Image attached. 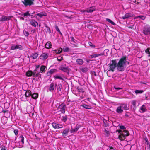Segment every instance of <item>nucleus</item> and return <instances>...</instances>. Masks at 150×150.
Here are the masks:
<instances>
[{
	"label": "nucleus",
	"mask_w": 150,
	"mask_h": 150,
	"mask_svg": "<svg viewBox=\"0 0 150 150\" xmlns=\"http://www.w3.org/2000/svg\"><path fill=\"white\" fill-rule=\"evenodd\" d=\"M54 77L56 79H61V80L62 79V77H61L59 76H55Z\"/></svg>",
	"instance_id": "obj_44"
},
{
	"label": "nucleus",
	"mask_w": 150,
	"mask_h": 150,
	"mask_svg": "<svg viewBox=\"0 0 150 150\" xmlns=\"http://www.w3.org/2000/svg\"><path fill=\"white\" fill-rule=\"evenodd\" d=\"M36 15L39 16L40 17H42V16H47V14L45 12H42L37 13Z\"/></svg>",
	"instance_id": "obj_17"
},
{
	"label": "nucleus",
	"mask_w": 150,
	"mask_h": 150,
	"mask_svg": "<svg viewBox=\"0 0 150 150\" xmlns=\"http://www.w3.org/2000/svg\"><path fill=\"white\" fill-rule=\"evenodd\" d=\"M105 132L107 133H108V131H107L106 130H105Z\"/></svg>",
	"instance_id": "obj_59"
},
{
	"label": "nucleus",
	"mask_w": 150,
	"mask_h": 150,
	"mask_svg": "<svg viewBox=\"0 0 150 150\" xmlns=\"http://www.w3.org/2000/svg\"><path fill=\"white\" fill-rule=\"evenodd\" d=\"M126 61V57H123L120 59L117 64V69L119 71H122L124 70Z\"/></svg>",
	"instance_id": "obj_1"
},
{
	"label": "nucleus",
	"mask_w": 150,
	"mask_h": 150,
	"mask_svg": "<svg viewBox=\"0 0 150 150\" xmlns=\"http://www.w3.org/2000/svg\"><path fill=\"white\" fill-rule=\"evenodd\" d=\"M20 19L22 20H24V18L23 17H21L20 18Z\"/></svg>",
	"instance_id": "obj_58"
},
{
	"label": "nucleus",
	"mask_w": 150,
	"mask_h": 150,
	"mask_svg": "<svg viewBox=\"0 0 150 150\" xmlns=\"http://www.w3.org/2000/svg\"><path fill=\"white\" fill-rule=\"evenodd\" d=\"M79 127L77 126H76L75 128L74 129L72 128L71 130V133H74V132H76L79 129Z\"/></svg>",
	"instance_id": "obj_27"
},
{
	"label": "nucleus",
	"mask_w": 150,
	"mask_h": 150,
	"mask_svg": "<svg viewBox=\"0 0 150 150\" xmlns=\"http://www.w3.org/2000/svg\"><path fill=\"white\" fill-rule=\"evenodd\" d=\"M122 108H123L125 110H127L129 109V108L127 106V105L125 104H123L121 105Z\"/></svg>",
	"instance_id": "obj_25"
},
{
	"label": "nucleus",
	"mask_w": 150,
	"mask_h": 150,
	"mask_svg": "<svg viewBox=\"0 0 150 150\" xmlns=\"http://www.w3.org/2000/svg\"><path fill=\"white\" fill-rule=\"evenodd\" d=\"M69 130L68 129H65L63 131L62 133V134L63 136L65 137L66 136L69 132Z\"/></svg>",
	"instance_id": "obj_20"
},
{
	"label": "nucleus",
	"mask_w": 150,
	"mask_h": 150,
	"mask_svg": "<svg viewBox=\"0 0 150 150\" xmlns=\"http://www.w3.org/2000/svg\"><path fill=\"white\" fill-rule=\"evenodd\" d=\"M102 55V54H94L93 55H92L91 56H90V58H95L96 57H98L100 56H101Z\"/></svg>",
	"instance_id": "obj_26"
},
{
	"label": "nucleus",
	"mask_w": 150,
	"mask_h": 150,
	"mask_svg": "<svg viewBox=\"0 0 150 150\" xmlns=\"http://www.w3.org/2000/svg\"><path fill=\"white\" fill-rule=\"evenodd\" d=\"M26 75L28 76H32L33 77H35L36 76L34 72H32L31 71H29L26 73Z\"/></svg>",
	"instance_id": "obj_14"
},
{
	"label": "nucleus",
	"mask_w": 150,
	"mask_h": 150,
	"mask_svg": "<svg viewBox=\"0 0 150 150\" xmlns=\"http://www.w3.org/2000/svg\"><path fill=\"white\" fill-rule=\"evenodd\" d=\"M143 33L146 35H148L150 34V26L149 25H146L144 28L143 30Z\"/></svg>",
	"instance_id": "obj_5"
},
{
	"label": "nucleus",
	"mask_w": 150,
	"mask_h": 150,
	"mask_svg": "<svg viewBox=\"0 0 150 150\" xmlns=\"http://www.w3.org/2000/svg\"><path fill=\"white\" fill-rule=\"evenodd\" d=\"M144 92V91L142 90H136L135 91V93L136 94H141L142 93Z\"/></svg>",
	"instance_id": "obj_28"
},
{
	"label": "nucleus",
	"mask_w": 150,
	"mask_h": 150,
	"mask_svg": "<svg viewBox=\"0 0 150 150\" xmlns=\"http://www.w3.org/2000/svg\"><path fill=\"white\" fill-rule=\"evenodd\" d=\"M66 108V105L64 103H62L60 105L59 107V111L62 113H64L65 112V109Z\"/></svg>",
	"instance_id": "obj_7"
},
{
	"label": "nucleus",
	"mask_w": 150,
	"mask_h": 150,
	"mask_svg": "<svg viewBox=\"0 0 150 150\" xmlns=\"http://www.w3.org/2000/svg\"><path fill=\"white\" fill-rule=\"evenodd\" d=\"M145 140L146 142H149L147 138H145Z\"/></svg>",
	"instance_id": "obj_56"
},
{
	"label": "nucleus",
	"mask_w": 150,
	"mask_h": 150,
	"mask_svg": "<svg viewBox=\"0 0 150 150\" xmlns=\"http://www.w3.org/2000/svg\"><path fill=\"white\" fill-rule=\"evenodd\" d=\"M48 54L47 53H44L40 56V59L42 60H45L48 57Z\"/></svg>",
	"instance_id": "obj_11"
},
{
	"label": "nucleus",
	"mask_w": 150,
	"mask_h": 150,
	"mask_svg": "<svg viewBox=\"0 0 150 150\" xmlns=\"http://www.w3.org/2000/svg\"><path fill=\"white\" fill-rule=\"evenodd\" d=\"M16 49V45H12L11 47V50H14Z\"/></svg>",
	"instance_id": "obj_41"
},
{
	"label": "nucleus",
	"mask_w": 150,
	"mask_h": 150,
	"mask_svg": "<svg viewBox=\"0 0 150 150\" xmlns=\"http://www.w3.org/2000/svg\"><path fill=\"white\" fill-rule=\"evenodd\" d=\"M81 106H82L85 109H89L91 108V106L90 105H88L86 104H82L81 105Z\"/></svg>",
	"instance_id": "obj_19"
},
{
	"label": "nucleus",
	"mask_w": 150,
	"mask_h": 150,
	"mask_svg": "<svg viewBox=\"0 0 150 150\" xmlns=\"http://www.w3.org/2000/svg\"><path fill=\"white\" fill-rule=\"evenodd\" d=\"M81 12H86V10H81Z\"/></svg>",
	"instance_id": "obj_55"
},
{
	"label": "nucleus",
	"mask_w": 150,
	"mask_h": 150,
	"mask_svg": "<svg viewBox=\"0 0 150 150\" xmlns=\"http://www.w3.org/2000/svg\"><path fill=\"white\" fill-rule=\"evenodd\" d=\"M117 67V62L115 60H112L110 62L109 64V70L107 71V74L108 76L110 77V76L109 75L110 73V71L113 72L114 69Z\"/></svg>",
	"instance_id": "obj_2"
},
{
	"label": "nucleus",
	"mask_w": 150,
	"mask_h": 150,
	"mask_svg": "<svg viewBox=\"0 0 150 150\" xmlns=\"http://www.w3.org/2000/svg\"><path fill=\"white\" fill-rule=\"evenodd\" d=\"M96 8L95 6H92L88 8L86 10V12L88 13H91L95 10Z\"/></svg>",
	"instance_id": "obj_15"
},
{
	"label": "nucleus",
	"mask_w": 150,
	"mask_h": 150,
	"mask_svg": "<svg viewBox=\"0 0 150 150\" xmlns=\"http://www.w3.org/2000/svg\"><path fill=\"white\" fill-rule=\"evenodd\" d=\"M134 25L132 26H128V27L129 28H131V29H134V28H133Z\"/></svg>",
	"instance_id": "obj_52"
},
{
	"label": "nucleus",
	"mask_w": 150,
	"mask_h": 150,
	"mask_svg": "<svg viewBox=\"0 0 150 150\" xmlns=\"http://www.w3.org/2000/svg\"><path fill=\"white\" fill-rule=\"evenodd\" d=\"M45 67L44 66L42 65L41 67H40V70L42 71V72H44L45 71Z\"/></svg>",
	"instance_id": "obj_32"
},
{
	"label": "nucleus",
	"mask_w": 150,
	"mask_h": 150,
	"mask_svg": "<svg viewBox=\"0 0 150 150\" xmlns=\"http://www.w3.org/2000/svg\"><path fill=\"white\" fill-rule=\"evenodd\" d=\"M55 28H56V30L57 31H58L60 34H62L61 33L60 31V30H59L58 27L57 26H55Z\"/></svg>",
	"instance_id": "obj_40"
},
{
	"label": "nucleus",
	"mask_w": 150,
	"mask_h": 150,
	"mask_svg": "<svg viewBox=\"0 0 150 150\" xmlns=\"http://www.w3.org/2000/svg\"><path fill=\"white\" fill-rule=\"evenodd\" d=\"M12 16H2V17L0 18V21H4L7 20H9L10 19Z\"/></svg>",
	"instance_id": "obj_8"
},
{
	"label": "nucleus",
	"mask_w": 150,
	"mask_h": 150,
	"mask_svg": "<svg viewBox=\"0 0 150 150\" xmlns=\"http://www.w3.org/2000/svg\"><path fill=\"white\" fill-rule=\"evenodd\" d=\"M129 17V14H126L124 16H123L122 17V18L123 19H125L126 18H128Z\"/></svg>",
	"instance_id": "obj_38"
},
{
	"label": "nucleus",
	"mask_w": 150,
	"mask_h": 150,
	"mask_svg": "<svg viewBox=\"0 0 150 150\" xmlns=\"http://www.w3.org/2000/svg\"><path fill=\"white\" fill-rule=\"evenodd\" d=\"M148 56H149V57L150 56V54H149V55H148Z\"/></svg>",
	"instance_id": "obj_62"
},
{
	"label": "nucleus",
	"mask_w": 150,
	"mask_h": 150,
	"mask_svg": "<svg viewBox=\"0 0 150 150\" xmlns=\"http://www.w3.org/2000/svg\"><path fill=\"white\" fill-rule=\"evenodd\" d=\"M116 111L118 113H121L123 112V110L122 109V107L121 105L117 107Z\"/></svg>",
	"instance_id": "obj_18"
},
{
	"label": "nucleus",
	"mask_w": 150,
	"mask_h": 150,
	"mask_svg": "<svg viewBox=\"0 0 150 150\" xmlns=\"http://www.w3.org/2000/svg\"><path fill=\"white\" fill-rule=\"evenodd\" d=\"M57 59L58 61H61L63 59V57H59L57 58Z\"/></svg>",
	"instance_id": "obj_46"
},
{
	"label": "nucleus",
	"mask_w": 150,
	"mask_h": 150,
	"mask_svg": "<svg viewBox=\"0 0 150 150\" xmlns=\"http://www.w3.org/2000/svg\"><path fill=\"white\" fill-rule=\"evenodd\" d=\"M68 17V18H71V17Z\"/></svg>",
	"instance_id": "obj_61"
},
{
	"label": "nucleus",
	"mask_w": 150,
	"mask_h": 150,
	"mask_svg": "<svg viewBox=\"0 0 150 150\" xmlns=\"http://www.w3.org/2000/svg\"><path fill=\"white\" fill-rule=\"evenodd\" d=\"M65 52H68L69 50V48L68 47H66L63 50Z\"/></svg>",
	"instance_id": "obj_48"
},
{
	"label": "nucleus",
	"mask_w": 150,
	"mask_h": 150,
	"mask_svg": "<svg viewBox=\"0 0 150 150\" xmlns=\"http://www.w3.org/2000/svg\"><path fill=\"white\" fill-rule=\"evenodd\" d=\"M55 71V69H52V70H50V72H54Z\"/></svg>",
	"instance_id": "obj_57"
},
{
	"label": "nucleus",
	"mask_w": 150,
	"mask_h": 150,
	"mask_svg": "<svg viewBox=\"0 0 150 150\" xmlns=\"http://www.w3.org/2000/svg\"><path fill=\"white\" fill-rule=\"evenodd\" d=\"M22 16H23L24 17H25L27 16H30V14L29 13V11H27L26 12L24 13Z\"/></svg>",
	"instance_id": "obj_36"
},
{
	"label": "nucleus",
	"mask_w": 150,
	"mask_h": 150,
	"mask_svg": "<svg viewBox=\"0 0 150 150\" xmlns=\"http://www.w3.org/2000/svg\"><path fill=\"white\" fill-rule=\"evenodd\" d=\"M78 90H79V91L80 92H83V90L82 88H79L78 89Z\"/></svg>",
	"instance_id": "obj_53"
},
{
	"label": "nucleus",
	"mask_w": 150,
	"mask_h": 150,
	"mask_svg": "<svg viewBox=\"0 0 150 150\" xmlns=\"http://www.w3.org/2000/svg\"><path fill=\"white\" fill-rule=\"evenodd\" d=\"M1 1H5V0H1Z\"/></svg>",
	"instance_id": "obj_63"
},
{
	"label": "nucleus",
	"mask_w": 150,
	"mask_h": 150,
	"mask_svg": "<svg viewBox=\"0 0 150 150\" xmlns=\"http://www.w3.org/2000/svg\"><path fill=\"white\" fill-rule=\"evenodd\" d=\"M76 62L77 64L79 65H82L83 63V60L81 59H78L76 60Z\"/></svg>",
	"instance_id": "obj_24"
},
{
	"label": "nucleus",
	"mask_w": 150,
	"mask_h": 150,
	"mask_svg": "<svg viewBox=\"0 0 150 150\" xmlns=\"http://www.w3.org/2000/svg\"><path fill=\"white\" fill-rule=\"evenodd\" d=\"M14 132L15 134L16 135L17 134H18V132L17 131H16V130H15L14 131Z\"/></svg>",
	"instance_id": "obj_54"
},
{
	"label": "nucleus",
	"mask_w": 150,
	"mask_h": 150,
	"mask_svg": "<svg viewBox=\"0 0 150 150\" xmlns=\"http://www.w3.org/2000/svg\"><path fill=\"white\" fill-rule=\"evenodd\" d=\"M25 36H28V35L29 33L28 32H26V31H25Z\"/></svg>",
	"instance_id": "obj_51"
},
{
	"label": "nucleus",
	"mask_w": 150,
	"mask_h": 150,
	"mask_svg": "<svg viewBox=\"0 0 150 150\" xmlns=\"http://www.w3.org/2000/svg\"><path fill=\"white\" fill-rule=\"evenodd\" d=\"M59 69L65 72L69 71L68 67L64 65H62L60 66L59 67Z\"/></svg>",
	"instance_id": "obj_10"
},
{
	"label": "nucleus",
	"mask_w": 150,
	"mask_h": 150,
	"mask_svg": "<svg viewBox=\"0 0 150 150\" xmlns=\"http://www.w3.org/2000/svg\"><path fill=\"white\" fill-rule=\"evenodd\" d=\"M62 50V49L61 48H59L58 50H53V52L57 54H59L61 53Z\"/></svg>",
	"instance_id": "obj_23"
},
{
	"label": "nucleus",
	"mask_w": 150,
	"mask_h": 150,
	"mask_svg": "<svg viewBox=\"0 0 150 150\" xmlns=\"http://www.w3.org/2000/svg\"><path fill=\"white\" fill-rule=\"evenodd\" d=\"M61 120L64 122H65L67 120V117L66 115L64 116H60L59 117Z\"/></svg>",
	"instance_id": "obj_22"
},
{
	"label": "nucleus",
	"mask_w": 150,
	"mask_h": 150,
	"mask_svg": "<svg viewBox=\"0 0 150 150\" xmlns=\"http://www.w3.org/2000/svg\"><path fill=\"white\" fill-rule=\"evenodd\" d=\"M131 103L132 104L131 105V108L133 111H135L137 108L136 101L135 100H132V101Z\"/></svg>",
	"instance_id": "obj_12"
},
{
	"label": "nucleus",
	"mask_w": 150,
	"mask_h": 150,
	"mask_svg": "<svg viewBox=\"0 0 150 150\" xmlns=\"http://www.w3.org/2000/svg\"><path fill=\"white\" fill-rule=\"evenodd\" d=\"M120 133V134L119 137V139L121 140H124L125 137L128 136L129 134L128 131L126 130H123L122 131H121Z\"/></svg>",
	"instance_id": "obj_3"
},
{
	"label": "nucleus",
	"mask_w": 150,
	"mask_h": 150,
	"mask_svg": "<svg viewBox=\"0 0 150 150\" xmlns=\"http://www.w3.org/2000/svg\"><path fill=\"white\" fill-rule=\"evenodd\" d=\"M16 49H19L20 50H22L23 49V47L20 45H16Z\"/></svg>",
	"instance_id": "obj_35"
},
{
	"label": "nucleus",
	"mask_w": 150,
	"mask_h": 150,
	"mask_svg": "<svg viewBox=\"0 0 150 150\" xmlns=\"http://www.w3.org/2000/svg\"><path fill=\"white\" fill-rule=\"evenodd\" d=\"M120 129H122L124 130V129H125V127H124V126H120Z\"/></svg>",
	"instance_id": "obj_49"
},
{
	"label": "nucleus",
	"mask_w": 150,
	"mask_h": 150,
	"mask_svg": "<svg viewBox=\"0 0 150 150\" xmlns=\"http://www.w3.org/2000/svg\"><path fill=\"white\" fill-rule=\"evenodd\" d=\"M52 125L54 128L55 129H57V126L58 125V124L53 122L52 123Z\"/></svg>",
	"instance_id": "obj_33"
},
{
	"label": "nucleus",
	"mask_w": 150,
	"mask_h": 150,
	"mask_svg": "<svg viewBox=\"0 0 150 150\" xmlns=\"http://www.w3.org/2000/svg\"><path fill=\"white\" fill-rule=\"evenodd\" d=\"M149 142H145V143L147 145H149Z\"/></svg>",
	"instance_id": "obj_60"
},
{
	"label": "nucleus",
	"mask_w": 150,
	"mask_h": 150,
	"mask_svg": "<svg viewBox=\"0 0 150 150\" xmlns=\"http://www.w3.org/2000/svg\"><path fill=\"white\" fill-rule=\"evenodd\" d=\"M145 52L147 54H150V48H148L146 49Z\"/></svg>",
	"instance_id": "obj_39"
},
{
	"label": "nucleus",
	"mask_w": 150,
	"mask_h": 150,
	"mask_svg": "<svg viewBox=\"0 0 150 150\" xmlns=\"http://www.w3.org/2000/svg\"><path fill=\"white\" fill-rule=\"evenodd\" d=\"M106 21L112 24L115 25V24L112 21H111L110 19L108 18H107L106 19Z\"/></svg>",
	"instance_id": "obj_31"
},
{
	"label": "nucleus",
	"mask_w": 150,
	"mask_h": 150,
	"mask_svg": "<svg viewBox=\"0 0 150 150\" xmlns=\"http://www.w3.org/2000/svg\"><path fill=\"white\" fill-rule=\"evenodd\" d=\"M32 55L33 58L35 59L38 57V54L37 53H34Z\"/></svg>",
	"instance_id": "obj_34"
},
{
	"label": "nucleus",
	"mask_w": 150,
	"mask_h": 150,
	"mask_svg": "<svg viewBox=\"0 0 150 150\" xmlns=\"http://www.w3.org/2000/svg\"><path fill=\"white\" fill-rule=\"evenodd\" d=\"M114 88L115 89H116L117 90H120V89H122V88H119V87H116V86H114Z\"/></svg>",
	"instance_id": "obj_50"
},
{
	"label": "nucleus",
	"mask_w": 150,
	"mask_h": 150,
	"mask_svg": "<svg viewBox=\"0 0 150 150\" xmlns=\"http://www.w3.org/2000/svg\"><path fill=\"white\" fill-rule=\"evenodd\" d=\"M145 104L143 105L140 108L139 111L140 112L144 113L147 111V109Z\"/></svg>",
	"instance_id": "obj_9"
},
{
	"label": "nucleus",
	"mask_w": 150,
	"mask_h": 150,
	"mask_svg": "<svg viewBox=\"0 0 150 150\" xmlns=\"http://www.w3.org/2000/svg\"><path fill=\"white\" fill-rule=\"evenodd\" d=\"M57 129L62 128L63 127L62 125L58 124Z\"/></svg>",
	"instance_id": "obj_45"
},
{
	"label": "nucleus",
	"mask_w": 150,
	"mask_h": 150,
	"mask_svg": "<svg viewBox=\"0 0 150 150\" xmlns=\"http://www.w3.org/2000/svg\"><path fill=\"white\" fill-rule=\"evenodd\" d=\"M52 46L51 42H48L45 45V47L47 49H50Z\"/></svg>",
	"instance_id": "obj_21"
},
{
	"label": "nucleus",
	"mask_w": 150,
	"mask_h": 150,
	"mask_svg": "<svg viewBox=\"0 0 150 150\" xmlns=\"http://www.w3.org/2000/svg\"><path fill=\"white\" fill-rule=\"evenodd\" d=\"M56 86H55L54 83H51L49 87V90L51 91H53Z\"/></svg>",
	"instance_id": "obj_16"
},
{
	"label": "nucleus",
	"mask_w": 150,
	"mask_h": 150,
	"mask_svg": "<svg viewBox=\"0 0 150 150\" xmlns=\"http://www.w3.org/2000/svg\"><path fill=\"white\" fill-rule=\"evenodd\" d=\"M136 18H140L141 19L144 20L145 18V17L144 16H137L136 17Z\"/></svg>",
	"instance_id": "obj_37"
},
{
	"label": "nucleus",
	"mask_w": 150,
	"mask_h": 150,
	"mask_svg": "<svg viewBox=\"0 0 150 150\" xmlns=\"http://www.w3.org/2000/svg\"><path fill=\"white\" fill-rule=\"evenodd\" d=\"M34 0H24L22 1L24 5L26 6L32 5L34 4Z\"/></svg>",
	"instance_id": "obj_6"
},
{
	"label": "nucleus",
	"mask_w": 150,
	"mask_h": 150,
	"mask_svg": "<svg viewBox=\"0 0 150 150\" xmlns=\"http://www.w3.org/2000/svg\"><path fill=\"white\" fill-rule=\"evenodd\" d=\"M88 43H89V45L91 47H95V45H94L92 44V43L91 42H88Z\"/></svg>",
	"instance_id": "obj_42"
},
{
	"label": "nucleus",
	"mask_w": 150,
	"mask_h": 150,
	"mask_svg": "<svg viewBox=\"0 0 150 150\" xmlns=\"http://www.w3.org/2000/svg\"><path fill=\"white\" fill-rule=\"evenodd\" d=\"M31 92L30 91H28L25 92V95L26 97H28L29 96L31 95Z\"/></svg>",
	"instance_id": "obj_29"
},
{
	"label": "nucleus",
	"mask_w": 150,
	"mask_h": 150,
	"mask_svg": "<svg viewBox=\"0 0 150 150\" xmlns=\"http://www.w3.org/2000/svg\"><path fill=\"white\" fill-rule=\"evenodd\" d=\"M38 97V94L37 93H34L32 96V98L35 99H36Z\"/></svg>",
	"instance_id": "obj_30"
},
{
	"label": "nucleus",
	"mask_w": 150,
	"mask_h": 150,
	"mask_svg": "<svg viewBox=\"0 0 150 150\" xmlns=\"http://www.w3.org/2000/svg\"><path fill=\"white\" fill-rule=\"evenodd\" d=\"M18 142H16V145L19 148L22 147L23 145L24 138L23 136H21L18 138Z\"/></svg>",
	"instance_id": "obj_4"
},
{
	"label": "nucleus",
	"mask_w": 150,
	"mask_h": 150,
	"mask_svg": "<svg viewBox=\"0 0 150 150\" xmlns=\"http://www.w3.org/2000/svg\"><path fill=\"white\" fill-rule=\"evenodd\" d=\"M0 149L1 150H6L5 147L4 146H1L0 147Z\"/></svg>",
	"instance_id": "obj_43"
},
{
	"label": "nucleus",
	"mask_w": 150,
	"mask_h": 150,
	"mask_svg": "<svg viewBox=\"0 0 150 150\" xmlns=\"http://www.w3.org/2000/svg\"><path fill=\"white\" fill-rule=\"evenodd\" d=\"M108 150H115V149L112 147L109 146H108Z\"/></svg>",
	"instance_id": "obj_47"
},
{
	"label": "nucleus",
	"mask_w": 150,
	"mask_h": 150,
	"mask_svg": "<svg viewBox=\"0 0 150 150\" xmlns=\"http://www.w3.org/2000/svg\"><path fill=\"white\" fill-rule=\"evenodd\" d=\"M30 24L31 25L34 27H36L38 25V23L34 20H31L30 21Z\"/></svg>",
	"instance_id": "obj_13"
}]
</instances>
